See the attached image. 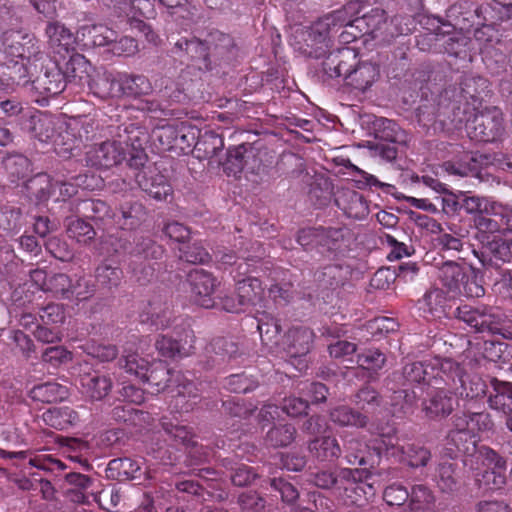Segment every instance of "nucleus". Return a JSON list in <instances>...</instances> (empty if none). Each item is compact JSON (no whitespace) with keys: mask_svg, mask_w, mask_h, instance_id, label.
<instances>
[{"mask_svg":"<svg viewBox=\"0 0 512 512\" xmlns=\"http://www.w3.org/2000/svg\"><path fill=\"white\" fill-rule=\"evenodd\" d=\"M323 71L330 78L343 77L346 84L365 92L378 81L379 65L371 61H359L357 53L349 48L331 52L323 62Z\"/></svg>","mask_w":512,"mask_h":512,"instance_id":"obj_1","label":"nucleus"},{"mask_svg":"<svg viewBox=\"0 0 512 512\" xmlns=\"http://www.w3.org/2000/svg\"><path fill=\"white\" fill-rule=\"evenodd\" d=\"M359 4L349 2L341 9L325 15L315 22L309 31V38L315 43H326L330 38L337 34L339 41L343 44H349L356 39L365 36L363 31L366 28L364 20L359 19Z\"/></svg>","mask_w":512,"mask_h":512,"instance_id":"obj_2","label":"nucleus"},{"mask_svg":"<svg viewBox=\"0 0 512 512\" xmlns=\"http://www.w3.org/2000/svg\"><path fill=\"white\" fill-rule=\"evenodd\" d=\"M418 49L458 56L466 46V38L456 32L454 26L440 19L418 13Z\"/></svg>","mask_w":512,"mask_h":512,"instance_id":"obj_3","label":"nucleus"},{"mask_svg":"<svg viewBox=\"0 0 512 512\" xmlns=\"http://www.w3.org/2000/svg\"><path fill=\"white\" fill-rule=\"evenodd\" d=\"M156 392L164 391L175 385L177 391V406L182 410L189 411L198 403L200 394L196 385L188 380L180 371L170 370L162 361L154 362L143 379Z\"/></svg>","mask_w":512,"mask_h":512,"instance_id":"obj_4","label":"nucleus"},{"mask_svg":"<svg viewBox=\"0 0 512 512\" xmlns=\"http://www.w3.org/2000/svg\"><path fill=\"white\" fill-rule=\"evenodd\" d=\"M454 316L478 333L498 334L511 339L512 331L507 316L497 307L461 305Z\"/></svg>","mask_w":512,"mask_h":512,"instance_id":"obj_5","label":"nucleus"},{"mask_svg":"<svg viewBox=\"0 0 512 512\" xmlns=\"http://www.w3.org/2000/svg\"><path fill=\"white\" fill-rule=\"evenodd\" d=\"M438 278L450 291L467 297L478 298L485 293L474 271L454 261H446L439 266Z\"/></svg>","mask_w":512,"mask_h":512,"instance_id":"obj_6","label":"nucleus"},{"mask_svg":"<svg viewBox=\"0 0 512 512\" xmlns=\"http://www.w3.org/2000/svg\"><path fill=\"white\" fill-rule=\"evenodd\" d=\"M465 128L468 136L479 142H493L504 132L503 113L497 107L477 112L466 120Z\"/></svg>","mask_w":512,"mask_h":512,"instance_id":"obj_7","label":"nucleus"},{"mask_svg":"<svg viewBox=\"0 0 512 512\" xmlns=\"http://www.w3.org/2000/svg\"><path fill=\"white\" fill-rule=\"evenodd\" d=\"M362 472L358 469L344 468L340 470L342 479L341 490L337 498L346 506H363L368 498L374 495L372 484L361 481Z\"/></svg>","mask_w":512,"mask_h":512,"instance_id":"obj_8","label":"nucleus"},{"mask_svg":"<svg viewBox=\"0 0 512 512\" xmlns=\"http://www.w3.org/2000/svg\"><path fill=\"white\" fill-rule=\"evenodd\" d=\"M122 141L106 140L89 147L85 153L86 165L99 170H107L120 165L126 159Z\"/></svg>","mask_w":512,"mask_h":512,"instance_id":"obj_9","label":"nucleus"},{"mask_svg":"<svg viewBox=\"0 0 512 512\" xmlns=\"http://www.w3.org/2000/svg\"><path fill=\"white\" fill-rule=\"evenodd\" d=\"M4 53L13 62L14 58L20 60L38 61L43 57L40 47L34 36L21 31H6L2 35Z\"/></svg>","mask_w":512,"mask_h":512,"instance_id":"obj_10","label":"nucleus"},{"mask_svg":"<svg viewBox=\"0 0 512 512\" xmlns=\"http://www.w3.org/2000/svg\"><path fill=\"white\" fill-rule=\"evenodd\" d=\"M447 445L455 447L451 452L452 457H457V453L464 455L463 464L471 469H478L480 450L484 446L477 445L476 435L472 434L466 427L457 426V417L453 420V429L447 436Z\"/></svg>","mask_w":512,"mask_h":512,"instance_id":"obj_11","label":"nucleus"},{"mask_svg":"<svg viewBox=\"0 0 512 512\" xmlns=\"http://www.w3.org/2000/svg\"><path fill=\"white\" fill-rule=\"evenodd\" d=\"M195 335L193 330L185 326H177L173 335H161L155 343L157 351L167 358L189 356L194 351Z\"/></svg>","mask_w":512,"mask_h":512,"instance_id":"obj_12","label":"nucleus"},{"mask_svg":"<svg viewBox=\"0 0 512 512\" xmlns=\"http://www.w3.org/2000/svg\"><path fill=\"white\" fill-rule=\"evenodd\" d=\"M479 461L487 469L480 476L477 475L478 486L486 490L501 489L506 483V461L489 447L480 450Z\"/></svg>","mask_w":512,"mask_h":512,"instance_id":"obj_13","label":"nucleus"},{"mask_svg":"<svg viewBox=\"0 0 512 512\" xmlns=\"http://www.w3.org/2000/svg\"><path fill=\"white\" fill-rule=\"evenodd\" d=\"M461 208L466 213L484 212L490 216H499V226L502 235L512 234V207L491 199L479 196H467L463 199Z\"/></svg>","mask_w":512,"mask_h":512,"instance_id":"obj_14","label":"nucleus"},{"mask_svg":"<svg viewBox=\"0 0 512 512\" xmlns=\"http://www.w3.org/2000/svg\"><path fill=\"white\" fill-rule=\"evenodd\" d=\"M187 281L195 304L206 309L215 306L214 292L220 282L211 273L196 268L188 274Z\"/></svg>","mask_w":512,"mask_h":512,"instance_id":"obj_15","label":"nucleus"},{"mask_svg":"<svg viewBox=\"0 0 512 512\" xmlns=\"http://www.w3.org/2000/svg\"><path fill=\"white\" fill-rule=\"evenodd\" d=\"M117 140L122 141V146L130 147L128 164L131 168L143 167L147 161L145 144L148 142V133L144 127L137 124L126 125L123 132H119Z\"/></svg>","mask_w":512,"mask_h":512,"instance_id":"obj_16","label":"nucleus"},{"mask_svg":"<svg viewBox=\"0 0 512 512\" xmlns=\"http://www.w3.org/2000/svg\"><path fill=\"white\" fill-rule=\"evenodd\" d=\"M475 13L485 22L483 27L477 29L474 33L478 41L490 40L489 38L485 39L484 36L486 35V30H490L491 26L506 22L508 27L512 28V2L481 5L476 9Z\"/></svg>","mask_w":512,"mask_h":512,"instance_id":"obj_17","label":"nucleus"},{"mask_svg":"<svg viewBox=\"0 0 512 512\" xmlns=\"http://www.w3.org/2000/svg\"><path fill=\"white\" fill-rule=\"evenodd\" d=\"M475 255L484 267L499 269L502 264L512 262V240L495 238Z\"/></svg>","mask_w":512,"mask_h":512,"instance_id":"obj_18","label":"nucleus"},{"mask_svg":"<svg viewBox=\"0 0 512 512\" xmlns=\"http://www.w3.org/2000/svg\"><path fill=\"white\" fill-rule=\"evenodd\" d=\"M45 34L48 38V46L53 53L65 58L75 50L76 37L60 22H49Z\"/></svg>","mask_w":512,"mask_h":512,"instance_id":"obj_19","label":"nucleus"},{"mask_svg":"<svg viewBox=\"0 0 512 512\" xmlns=\"http://www.w3.org/2000/svg\"><path fill=\"white\" fill-rule=\"evenodd\" d=\"M135 178L140 188L158 201L166 200L172 195L170 183L155 169L138 172Z\"/></svg>","mask_w":512,"mask_h":512,"instance_id":"obj_20","label":"nucleus"},{"mask_svg":"<svg viewBox=\"0 0 512 512\" xmlns=\"http://www.w3.org/2000/svg\"><path fill=\"white\" fill-rule=\"evenodd\" d=\"M91 92L101 98L121 97L120 73L95 71L88 82Z\"/></svg>","mask_w":512,"mask_h":512,"instance_id":"obj_21","label":"nucleus"},{"mask_svg":"<svg viewBox=\"0 0 512 512\" xmlns=\"http://www.w3.org/2000/svg\"><path fill=\"white\" fill-rule=\"evenodd\" d=\"M313 341V332L308 328H293L288 331L281 344V353L290 358L305 356Z\"/></svg>","mask_w":512,"mask_h":512,"instance_id":"obj_22","label":"nucleus"},{"mask_svg":"<svg viewBox=\"0 0 512 512\" xmlns=\"http://www.w3.org/2000/svg\"><path fill=\"white\" fill-rule=\"evenodd\" d=\"M95 69L81 54L74 53L65 63L62 74L66 82L75 83L78 86L88 85Z\"/></svg>","mask_w":512,"mask_h":512,"instance_id":"obj_23","label":"nucleus"},{"mask_svg":"<svg viewBox=\"0 0 512 512\" xmlns=\"http://www.w3.org/2000/svg\"><path fill=\"white\" fill-rule=\"evenodd\" d=\"M80 384L83 393L93 400L105 398L112 388L111 378L97 371L82 374Z\"/></svg>","mask_w":512,"mask_h":512,"instance_id":"obj_24","label":"nucleus"},{"mask_svg":"<svg viewBox=\"0 0 512 512\" xmlns=\"http://www.w3.org/2000/svg\"><path fill=\"white\" fill-rule=\"evenodd\" d=\"M257 328L261 341L271 352L281 353L282 337L280 335V324L277 319L263 313L258 318Z\"/></svg>","mask_w":512,"mask_h":512,"instance_id":"obj_25","label":"nucleus"},{"mask_svg":"<svg viewBox=\"0 0 512 512\" xmlns=\"http://www.w3.org/2000/svg\"><path fill=\"white\" fill-rule=\"evenodd\" d=\"M492 390L489 392L488 404L491 409L503 414L512 413V384L493 378L491 380Z\"/></svg>","mask_w":512,"mask_h":512,"instance_id":"obj_26","label":"nucleus"},{"mask_svg":"<svg viewBox=\"0 0 512 512\" xmlns=\"http://www.w3.org/2000/svg\"><path fill=\"white\" fill-rule=\"evenodd\" d=\"M85 45L106 46L117 39V33L104 24L83 25L77 31Z\"/></svg>","mask_w":512,"mask_h":512,"instance_id":"obj_27","label":"nucleus"},{"mask_svg":"<svg viewBox=\"0 0 512 512\" xmlns=\"http://www.w3.org/2000/svg\"><path fill=\"white\" fill-rule=\"evenodd\" d=\"M141 317L142 322H149L156 329H165L170 326L172 311L167 302L157 297L149 301Z\"/></svg>","mask_w":512,"mask_h":512,"instance_id":"obj_28","label":"nucleus"},{"mask_svg":"<svg viewBox=\"0 0 512 512\" xmlns=\"http://www.w3.org/2000/svg\"><path fill=\"white\" fill-rule=\"evenodd\" d=\"M423 412L431 419L448 416L453 410V397L445 390L434 391L423 401Z\"/></svg>","mask_w":512,"mask_h":512,"instance_id":"obj_29","label":"nucleus"},{"mask_svg":"<svg viewBox=\"0 0 512 512\" xmlns=\"http://www.w3.org/2000/svg\"><path fill=\"white\" fill-rule=\"evenodd\" d=\"M308 450L320 461H333L341 455V448L334 437H315L308 444Z\"/></svg>","mask_w":512,"mask_h":512,"instance_id":"obj_30","label":"nucleus"},{"mask_svg":"<svg viewBox=\"0 0 512 512\" xmlns=\"http://www.w3.org/2000/svg\"><path fill=\"white\" fill-rule=\"evenodd\" d=\"M34 87L40 93L50 96L60 94L66 87V80L60 69L46 70L43 75L33 81Z\"/></svg>","mask_w":512,"mask_h":512,"instance_id":"obj_31","label":"nucleus"},{"mask_svg":"<svg viewBox=\"0 0 512 512\" xmlns=\"http://www.w3.org/2000/svg\"><path fill=\"white\" fill-rule=\"evenodd\" d=\"M42 417L47 425L58 430L68 429L79 421L78 413L68 406L51 408Z\"/></svg>","mask_w":512,"mask_h":512,"instance_id":"obj_32","label":"nucleus"},{"mask_svg":"<svg viewBox=\"0 0 512 512\" xmlns=\"http://www.w3.org/2000/svg\"><path fill=\"white\" fill-rule=\"evenodd\" d=\"M107 472L120 481L136 479L141 475V462L130 458L113 459L108 463Z\"/></svg>","mask_w":512,"mask_h":512,"instance_id":"obj_33","label":"nucleus"},{"mask_svg":"<svg viewBox=\"0 0 512 512\" xmlns=\"http://www.w3.org/2000/svg\"><path fill=\"white\" fill-rule=\"evenodd\" d=\"M32 62H27L26 60H16L13 62L10 61L9 64L0 65V81L2 84L10 85L12 84L19 85L22 81L27 82L26 78L30 74Z\"/></svg>","mask_w":512,"mask_h":512,"instance_id":"obj_34","label":"nucleus"},{"mask_svg":"<svg viewBox=\"0 0 512 512\" xmlns=\"http://www.w3.org/2000/svg\"><path fill=\"white\" fill-rule=\"evenodd\" d=\"M121 97H138L148 95L152 91V85L144 75H129L120 73Z\"/></svg>","mask_w":512,"mask_h":512,"instance_id":"obj_35","label":"nucleus"},{"mask_svg":"<svg viewBox=\"0 0 512 512\" xmlns=\"http://www.w3.org/2000/svg\"><path fill=\"white\" fill-rule=\"evenodd\" d=\"M67 395V388L56 382H46L36 385L29 392V396L34 401H39L42 403L61 401L65 399Z\"/></svg>","mask_w":512,"mask_h":512,"instance_id":"obj_36","label":"nucleus"},{"mask_svg":"<svg viewBox=\"0 0 512 512\" xmlns=\"http://www.w3.org/2000/svg\"><path fill=\"white\" fill-rule=\"evenodd\" d=\"M457 426L460 428L466 427L472 434L476 432L489 431L493 428V421L491 416L485 412L463 413L456 415Z\"/></svg>","mask_w":512,"mask_h":512,"instance_id":"obj_37","label":"nucleus"},{"mask_svg":"<svg viewBox=\"0 0 512 512\" xmlns=\"http://www.w3.org/2000/svg\"><path fill=\"white\" fill-rule=\"evenodd\" d=\"M237 297L245 307L256 305L262 299L263 288L257 278H247L239 281L236 287Z\"/></svg>","mask_w":512,"mask_h":512,"instance_id":"obj_38","label":"nucleus"},{"mask_svg":"<svg viewBox=\"0 0 512 512\" xmlns=\"http://www.w3.org/2000/svg\"><path fill=\"white\" fill-rule=\"evenodd\" d=\"M224 148V140L214 132H205L195 144L198 157L211 159L216 157Z\"/></svg>","mask_w":512,"mask_h":512,"instance_id":"obj_39","label":"nucleus"},{"mask_svg":"<svg viewBox=\"0 0 512 512\" xmlns=\"http://www.w3.org/2000/svg\"><path fill=\"white\" fill-rule=\"evenodd\" d=\"M330 419L332 422L340 426H366L368 419L365 415L354 411L348 406H339L330 412Z\"/></svg>","mask_w":512,"mask_h":512,"instance_id":"obj_40","label":"nucleus"},{"mask_svg":"<svg viewBox=\"0 0 512 512\" xmlns=\"http://www.w3.org/2000/svg\"><path fill=\"white\" fill-rule=\"evenodd\" d=\"M39 179L47 183V193L44 196L53 197L56 201H65L74 196L78 191V187L82 184L80 183L81 177L76 178L77 183L50 182L46 177H40Z\"/></svg>","mask_w":512,"mask_h":512,"instance_id":"obj_41","label":"nucleus"},{"mask_svg":"<svg viewBox=\"0 0 512 512\" xmlns=\"http://www.w3.org/2000/svg\"><path fill=\"white\" fill-rule=\"evenodd\" d=\"M73 279L64 273L49 276L45 292L52 293L55 297L69 299Z\"/></svg>","mask_w":512,"mask_h":512,"instance_id":"obj_42","label":"nucleus"},{"mask_svg":"<svg viewBox=\"0 0 512 512\" xmlns=\"http://www.w3.org/2000/svg\"><path fill=\"white\" fill-rule=\"evenodd\" d=\"M296 430L292 425H279L270 429L266 441L273 447H284L293 442Z\"/></svg>","mask_w":512,"mask_h":512,"instance_id":"obj_43","label":"nucleus"},{"mask_svg":"<svg viewBox=\"0 0 512 512\" xmlns=\"http://www.w3.org/2000/svg\"><path fill=\"white\" fill-rule=\"evenodd\" d=\"M458 476L456 464L445 461L439 465L437 485L443 492H452L457 489Z\"/></svg>","mask_w":512,"mask_h":512,"instance_id":"obj_44","label":"nucleus"},{"mask_svg":"<svg viewBox=\"0 0 512 512\" xmlns=\"http://www.w3.org/2000/svg\"><path fill=\"white\" fill-rule=\"evenodd\" d=\"M34 136L41 142L52 140L55 135V120L52 116L41 114L32 119Z\"/></svg>","mask_w":512,"mask_h":512,"instance_id":"obj_45","label":"nucleus"},{"mask_svg":"<svg viewBox=\"0 0 512 512\" xmlns=\"http://www.w3.org/2000/svg\"><path fill=\"white\" fill-rule=\"evenodd\" d=\"M321 230L320 246L326 247L328 250H338L345 243V238L349 234L344 228H323Z\"/></svg>","mask_w":512,"mask_h":512,"instance_id":"obj_46","label":"nucleus"},{"mask_svg":"<svg viewBox=\"0 0 512 512\" xmlns=\"http://www.w3.org/2000/svg\"><path fill=\"white\" fill-rule=\"evenodd\" d=\"M162 254L161 246L157 245L152 239L148 237H139L136 240V246L131 252L133 259H140L143 257L145 260L156 259Z\"/></svg>","mask_w":512,"mask_h":512,"instance_id":"obj_47","label":"nucleus"},{"mask_svg":"<svg viewBox=\"0 0 512 512\" xmlns=\"http://www.w3.org/2000/svg\"><path fill=\"white\" fill-rule=\"evenodd\" d=\"M67 233L70 238L84 244L95 236L93 227L82 219H71L68 223Z\"/></svg>","mask_w":512,"mask_h":512,"instance_id":"obj_48","label":"nucleus"},{"mask_svg":"<svg viewBox=\"0 0 512 512\" xmlns=\"http://www.w3.org/2000/svg\"><path fill=\"white\" fill-rule=\"evenodd\" d=\"M364 20L366 28L363 29L365 35H371L373 38L378 36V32L386 25V13L380 8H374L369 13L360 16Z\"/></svg>","mask_w":512,"mask_h":512,"instance_id":"obj_49","label":"nucleus"},{"mask_svg":"<svg viewBox=\"0 0 512 512\" xmlns=\"http://www.w3.org/2000/svg\"><path fill=\"white\" fill-rule=\"evenodd\" d=\"M122 278V271L118 267L102 263L96 269V279L100 285L107 289L117 287Z\"/></svg>","mask_w":512,"mask_h":512,"instance_id":"obj_50","label":"nucleus"},{"mask_svg":"<svg viewBox=\"0 0 512 512\" xmlns=\"http://www.w3.org/2000/svg\"><path fill=\"white\" fill-rule=\"evenodd\" d=\"M120 363L121 367L124 368L127 373L134 375L141 380L146 376L150 366L148 361L135 353L124 356Z\"/></svg>","mask_w":512,"mask_h":512,"instance_id":"obj_51","label":"nucleus"},{"mask_svg":"<svg viewBox=\"0 0 512 512\" xmlns=\"http://www.w3.org/2000/svg\"><path fill=\"white\" fill-rule=\"evenodd\" d=\"M95 293V285L88 279L78 276L73 280L68 300L77 302L91 298Z\"/></svg>","mask_w":512,"mask_h":512,"instance_id":"obj_52","label":"nucleus"},{"mask_svg":"<svg viewBox=\"0 0 512 512\" xmlns=\"http://www.w3.org/2000/svg\"><path fill=\"white\" fill-rule=\"evenodd\" d=\"M208 352H213L218 357L215 361L220 363L234 357L237 353V346L228 339L217 338L210 343Z\"/></svg>","mask_w":512,"mask_h":512,"instance_id":"obj_53","label":"nucleus"},{"mask_svg":"<svg viewBox=\"0 0 512 512\" xmlns=\"http://www.w3.org/2000/svg\"><path fill=\"white\" fill-rule=\"evenodd\" d=\"M357 362L364 369L377 371L384 366L386 358L378 350H367L358 355Z\"/></svg>","mask_w":512,"mask_h":512,"instance_id":"obj_54","label":"nucleus"},{"mask_svg":"<svg viewBox=\"0 0 512 512\" xmlns=\"http://www.w3.org/2000/svg\"><path fill=\"white\" fill-rule=\"evenodd\" d=\"M470 214L474 215V225L480 232L489 234H502L498 219L492 218L490 217V214H486L484 212H472Z\"/></svg>","mask_w":512,"mask_h":512,"instance_id":"obj_55","label":"nucleus"},{"mask_svg":"<svg viewBox=\"0 0 512 512\" xmlns=\"http://www.w3.org/2000/svg\"><path fill=\"white\" fill-rule=\"evenodd\" d=\"M314 484L322 489H329L334 487V493L337 494L341 490L342 479H340V471L335 475L329 471H321L314 475Z\"/></svg>","mask_w":512,"mask_h":512,"instance_id":"obj_56","label":"nucleus"},{"mask_svg":"<svg viewBox=\"0 0 512 512\" xmlns=\"http://www.w3.org/2000/svg\"><path fill=\"white\" fill-rule=\"evenodd\" d=\"M29 464L48 472L61 471L66 468L62 461L53 458L51 455H35L33 458H30Z\"/></svg>","mask_w":512,"mask_h":512,"instance_id":"obj_57","label":"nucleus"},{"mask_svg":"<svg viewBox=\"0 0 512 512\" xmlns=\"http://www.w3.org/2000/svg\"><path fill=\"white\" fill-rule=\"evenodd\" d=\"M86 351L89 355L102 362L111 361L118 354L116 347L110 344L90 343L87 344Z\"/></svg>","mask_w":512,"mask_h":512,"instance_id":"obj_58","label":"nucleus"},{"mask_svg":"<svg viewBox=\"0 0 512 512\" xmlns=\"http://www.w3.org/2000/svg\"><path fill=\"white\" fill-rule=\"evenodd\" d=\"M153 135L164 150L171 149L177 141L178 133L172 125L158 127L153 131Z\"/></svg>","mask_w":512,"mask_h":512,"instance_id":"obj_59","label":"nucleus"},{"mask_svg":"<svg viewBox=\"0 0 512 512\" xmlns=\"http://www.w3.org/2000/svg\"><path fill=\"white\" fill-rule=\"evenodd\" d=\"M271 486L280 493L282 501L287 504H294L299 497L297 489L282 478L271 479Z\"/></svg>","mask_w":512,"mask_h":512,"instance_id":"obj_60","label":"nucleus"},{"mask_svg":"<svg viewBox=\"0 0 512 512\" xmlns=\"http://www.w3.org/2000/svg\"><path fill=\"white\" fill-rule=\"evenodd\" d=\"M6 168L18 178H23L30 170L29 160L22 155L10 156L5 161Z\"/></svg>","mask_w":512,"mask_h":512,"instance_id":"obj_61","label":"nucleus"},{"mask_svg":"<svg viewBox=\"0 0 512 512\" xmlns=\"http://www.w3.org/2000/svg\"><path fill=\"white\" fill-rule=\"evenodd\" d=\"M42 360L56 366L71 360V354L62 346H53L44 350Z\"/></svg>","mask_w":512,"mask_h":512,"instance_id":"obj_62","label":"nucleus"},{"mask_svg":"<svg viewBox=\"0 0 512 512\" xmlns=\"http://www.w3.org/2000/svg\"><path fill=\"white\" fill-rule=\"evenodd\" d=\"M350 204L346 209V213L350 217L361 219L368 214V205L362 195L357 192L350 193Z\"/></svg>","mask_w":512,"mask_h":512,"instance_id":"obj_63","label":"nucleus"},{"mask_svg":"<svg viewBox=\"0 0 512 512\" xmlns=\"http://www.w3.org/2000/svg\"><path fill=\"white\" fill-rule=\"evenodd\" d=\"M268 294L275 302H288L293 296V285L283 280L281 283L272 284Z\"/></svg>","mask_w":512,"mask_h":512,"instance_id":"obj_64","label":"nucleus"}]
</instances>
